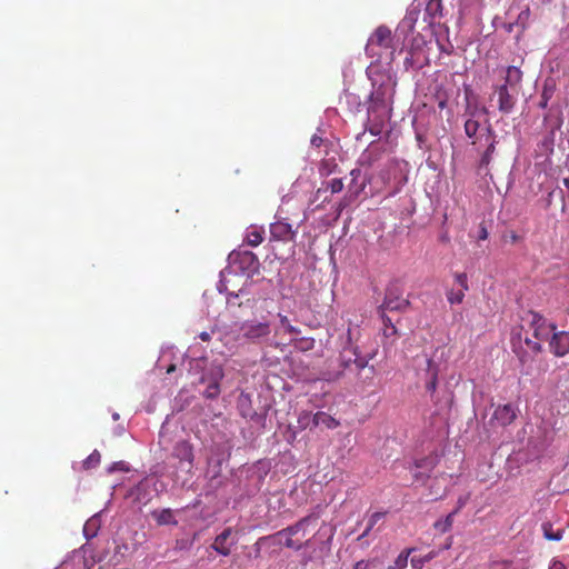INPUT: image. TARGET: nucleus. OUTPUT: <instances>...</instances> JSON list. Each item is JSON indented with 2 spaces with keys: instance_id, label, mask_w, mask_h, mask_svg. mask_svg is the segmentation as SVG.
Here are the masks:
<instances>
[{
  "instance_id": "f704fd0d",
  "label": "nucleus",
  "mask_w": 569,
  "mask_h": 569,
  "mask_svg": "<svg viewBox=\"0 0 569 569\" xmlns=\"http://www.w3.org/2000/svg\"><path fill=\"white\" fill-rule=\"evenodd\" d=\"M381 317H382V320H383V323H385V327H386L385 328V336L389 337V336L396 335L397 329L391 323V320L389 318H387L385 315H381Z\"/></svg>"
},
{
  "instance_id": "3c124183",
  "label": "nucleus",
  "mask_w": 569,
  "mask_h": 569,
  "mask_svg": "<svg viewBox=\"0 0 569 569\" xmlns=\"http://www.w3.org/2000/svg\"><path fill=\"white\" fill-rule=\"evenodd\" d=\"M528 13H529V10H527V11L522 12L521 14H519V18H522V14H527L528 16Z\"/></svg>"
},
{
  "instance_id": "dca6fc26",
  "label": "nucleus",
  "mask_w": 569,
  "mask_h": 569,
  "mask_svg": "<svg viewBox=\"0 0 569 569\" xmlns=\"http://www.w3.org/2000/svg\"><path fill=\"white\" fill-rule=\"evenodd\" d=\"M151 517L158 526L178 525L174 511L169 508L153 510Z\"/></svg>"
},
{
  "instance_id": "ddd939ff",
  "label": "nucleus",
  "mask_w": 569,
  "mask_h": 569,
  "mask_svg": "<svg viewBox=\"0 0 569 569\" xmlns=\"http://www.w3.org/2000/svg\"><path fill=\"white\" fill-rule=\"evenodd\" d=\"M547 341L549 342L550 351L555 356H566L569 352V332H556L555 329Z\"/></svg>"
},
{
  "instance_id": "423d86ee",
  "label": "nucleus",
  "mask_w": 569,
  "mask_h": 569,
  "mask_svg": "<svg viewBox=\"0 0 569 569\" xmlns=\"http://www.w3.org/2000/svg\"><path fill=\"white\" fill-rule=\"evenodd\" d=\"M409 307V301L407 299H403L401 297V292L397 287H389L386 290V296L383 299L382 305L379 307L381 315H385L383 312L386 310L389 311H400L405 310Z\"/></svg>"
},
{
  "instance_id": "09e8293b",
  "label": "nucleus",
  "mask_w": 569,
  "mask_h": 569,
  "mask_svg": "<svg viewBox=\"0 0 569 569\" xmlns=\"http://www.w3.org/2000/svg\"><path fill=\"white\" fill-rule=\"evenodd\" d=\"M369 532H370V530H368V527H367L360 538L366 537Z\"/></svg>"
},
{
  "instance_id": "cd10ccee",
  "label": "nucleus",
  "mask_w": 569,
  "mask_h": 569,
  "mask_svg": "<svg viewBox=\"0 0 569 569\" xmlns=\"http://www.w3.org/2000/svg\"><path fill=\"white\" fill-rule=\"evenodd\" d=\"M465 292L463 290H449L447 292V299L451 305H459L463 301Z\"/></svg>"
},
{
  "instance_id": "9d476101",
  "label": "nucleus",
  "mask_w": 569,
  "mask_h": 569,
  "mask_svg": "<svg viewBox=\"0 0 569 569\" xmlns=\"http://www.w3.org/2000/svg\"><path fill=\"white\" fill-rule=\"evenodd\" d=\"M295 237L296 231L290 223L278 220L270 224V241L291 242Z\"/></svg>"
},
{
  "instance_id": "e433bc0d",
  "label": "nucleus",
  "mask_w": 569,
  "mask_h": 569,
  "mask_svg": "<svg viewBox=\"0 0 569 569\" xmlns=\"http://www.w3.org/2000/svg\"><path fill=\"white\" fill-rule=\"evenodd\" d=\"M381 517H382L381 512L372 513L368 521V530H371L375 527V525L381 519Z\"/></svg>"
},
{
  "instance_id": "2f4dec72",
  "label": "nucleus",
  "mask_w": 569,
  "mask_h": 569,
  "mask_svg": "<svg viewBox=\"0 0 569 569\" xmlns=\"http://www.w3.org/2000/svg\"><path fill=\"white\" fill-rule=\"evenodd\" d=\"M351 363L355 365L357 370H362L368 366L367 358H355L353 360L349 359V361L345 363V367L348 368L351 366Z\"/></svg>"
},
{
  "instance_id": "393cba45",
  "label": "nucleus",
  "mask_w": 569,
  "mask_h": 569,
  "mask_svg": "<svg viewBox=\"0 0 569 569\" xmlns=\"http://www.w3.org/2000/svg\"><path fill=\"white\" fill-rule=\"evenodd\" d=\"M313 345H315V340L309 337L295 338L292 340L293 351H300V352L309 351L313 348ZM290 352H292V350H290Z\"/></svg>"
},
{
  "instance_id": "72a5a7b5",
  "label": "nucleus",
  "mask_w": 569,
  "mask_h": 569,
  "mask_svg": "<svg viewBox=\"0 0 569 569\" xmlns=\"http://www.w3.org/2000/svg\"><path fill=\"white\" fill-rule=\"evenodd\" d=\"M280 317V323H281V327L289 333L291 335H297L298 333V330L297 328H295L293 326L290 325V321L288 319L287 316H282V315H279Z\"/></svg>"
},
{
  "instance_id": "9b49d317",
  "label": "nucleus",
  "mask_w": 569,
  "mask_h": 569,
  "mask_svg": "<svg viewBox=\"0 0 569 569\" xmlns=\"http://www.w3.org/2000/svg\"><path fill=\"white\" fill-rule=\"evenodd\" d=\"M242 336L249 340H258L260 338H264L270 335L271 328L270 323L264 322H254L248 321L244 322L241 327Z\"/></svg>"
},
{
  "instance_id": "4c0bfd02",
  "label": "nucleus",
  "mask_w": 569,
  "mask_h": 569,
  "mask_svg": "<svg viewBox=\"0 0 569 569\" xmlns=\"http://www.w3.org/2000/svg\"><path fill=\"white\" fill-rule=\"evenodd\" d=\"M505 239H508L511 243H517L521 240V237L517 234L515 231H511L509 234L505 236Z\"/></svg>"
},
{
  "instance_id": "c9c22d12",
  "label": "nucleus",
  "mask_w": 569,
  "mask_h": 569,
  "mask_svg": "<svg viewBox=\"0 0 569 569\" xmlns=\"http://www.w3.org/2000/svg\"><path fill=\"white\" fill-rule=\"evenodd\" d=\"M283 538H284L283 545L287 548H291L295 550H300L302 548V543L300 541L293 540L292 537H283Z\"/></svg>"
},
{
  "instance_id": "a18cd8bd",
  "label": "nucleus",
  "mask_w": 569,
  "mask_h": 569,
  "mask_svg": "<svg viewBox=\"0 0 569 569\" xmlns=\"http://www.w3.org/2000/svg\"><path fill=\"white\" fill-rule=\"evenodd\" d=\"M92 523H93V520L88 521V522L86 523V526H84V533H86L87 536H88V529H89V527H90Z\"/></svg>"
},
{
  "instance_id": "a19ab883",
  "label": "nucleus",
  "mask_w": 569,
  "mask_h": 569,
  "mask_svg": "<svg viewBox=\"0 0 569 569\" xmlns=\"http://www.w3.org/2000/svg\"><path fill=\"white\" fill-rule=\"evenodd\" d=\"M322 141H323V140H322V138H321V137H318V136H316V134H315V136H312V138H311V140H310L311 144H312L313 147H317V148L321 146Z\"/></svg>"
},
{
  "instance_id": "4468645a",
  "label": "nucleus",
  "mask_w": 569,
  "mask_h": 569,
  "mask_svg": "<svg viewBox=\"0 0 569 569\" xmlns=\"http://www.w3.org/2000/svg\"><path fill=\"white\" fill-rule=\"evenodd\" d=\"M317 517L315 515H309L302 519H300L298 522H296L292 526H289L280 531H278L274 536L278 538L282 537H293L300 531H303L305 528L312 521H316Z\"/></svg>"
},
{
  "instance_id": "412c9836",
  "label": "nucleus",
  "mask_w": 569,
  "mask_h": 569,
  "mask_svg": "<svg viewBox=\"0 0 569 569\" xmlns=\"http://www.w3.org/2000/svg\"><path fill=\"white\" fill-rule=\"evenodd\" d=\"M442 0H429L426 6V14L430 18L431 22L442 17Z\"/></svg>"
},
{
  "instance_id": "4be33fe9",
  "label": "nucleus",
  "mask_w": 569,
  "mask_h": 569,
  "mask_svg": "<svg viewBox=\"0 0 569 569\" xmlns=\"http://www.w3.org/2000/svg\"><path fill=\"white\" fill-rule=\"evenodd\" d=\"M543 538L549 541H560L563 537V529L553 530L551 522L546 521L541 525Z\"/></svg>"
},
{
  "instance_id": "0eeeda50",
  "label": "nucleus",
  "mask_w": 569,
  "mask_h": 569,
  "mask_svg": "<svg viewBox=\"0 0 569 569\" xmlns=\"http://www.w3.org/2000/svg\"><path fill=\"white\" fill-rule=\"evenodd\" d=\"M223 378L221 366H213L210 371L201 377V382H208L203 397L207 399H216L220 393L219 381Z\"/></svg>"
},
{
  "instance_id": "473e14b6",
  "label": "nucleus",
  "mask_w": 569,
  "mask_h": 569,
  "mask_svg": "<svg viewBox=\"0 0 569 569\" xmlns=\"http://www.w3.org/2000/svg\"><path fill=\"white\" fill-rule=\"evenodd\" d=\"M327 188L331 191V193H338V192L342 191L343 182L341 179L335 178L328 182Z\"/></svg>"
},
{
  "instance_id": "49530a36",
  "label": "nucleus",
  "mask_w": 569,
  "mask_h": 569,
  "mask_svg": "<svg viewBox=\"0 0 569 569\" xmlns=\"http://www.w3.org/2000/svg\"><path fill=\"white\" fill-rule=\"evenodd\" d=\"M176 370V366L174 365H170L168 368H167V373H171Z\"/></svg>"
},
{
  "instance_id": "de8ad7c7",
  "label": "nucleus",
  "mask_w": 569,
  "mask_h": 569,
  "mask_svg": "<svg viewBox=\"0 0 569 569\" xmlns=\"http://www.w3.org/2000/svg\"><path fill=\"white\" fill-rule=\"evenodd\" d=\"M405 64H406V67L412 66V60H411V58H406V60H405Z\"/></svg>"
},
{
  "instance_id": "7ed1b4c3",
  "label": "nucleus",
  "mask_w": 569,
  "mask_h": 569,
  "mask_svg": "<svg viewBox=\"0 0 569 569\" xmlns=\"http://www.w3.org/2000/svg\"><path fill=\"white\" fill-rule=\"evenodd\" d=\"M393 36L391 30L386 26H379L368 39L366 44V53L371 57H380L379 49H392Z\"/></svg>"
},
{
  "instance_id": "c85d7f7f",
  "label": "nucleus",
  "mask_w": 569,
  "mask_h": 569,
  "mask_svg": "<svg viewBox=\"0 0 569 569\" xmlns=\"http://www.w3.org/2000/svg\"><path fill=\"white\" fill-rule=\"evenodd\" d=\"M100 452L98 450H94L84 461H83V468L84 469H91L97 467L100 463Z\"/></svg>"
},
{
  "instance_id": "37998d69",
  "label": "nucleus",
  "mask_w": 569,
  "mask_h": 569,
  "mask_svg": "<svg viewBox=\"0 0 569 569\" xmlns=\"http://www.w3.org/2000/svg\"><path fill=\"white\" fill-rule=\"evenodd\" d=\"M199 338L202 340V341H209L211 339V333L210 332H207V331H202L200 335H199Z\"/></svg>"
},
{
  "instance_id": "f257e3e1",
  "label": "nucleus",
  "mask_w": 569,
  "mask_h": 569,
  "mask_svg": "<svg viewBox=\"0 0 569 569\" xmlns=\"http://www.w3.org/2000/svg\"><path fill=\"white\" fill-rule=\"evenodd\" d=\"M531 327L533 329V340L523 335L522 327L516 328L511 333L512 352L516 356H530L541 351V342L549 339L551 331L556 329L552 323H547L546 320L538 313L532 312Z\"/></svg>"
},
{
  "instance_id": "6ab92c4d",
  "label": "nucleus",
  "mask_w": 569,
  "mask_h": 569,
  "mask_svg": "<svg viewBox=\"0 0 569 569\" xmlns=\"http://www.w3.org/2000/svg\"><path fill=\"white\" fill-rule=\"evenodd\" d=\"M320 426L332 430L340 426V421L325 411H317L315 427Z\"/></svg>"
},
{
  "instance_id": "20e7f679",
  "label": "nucleus",
  "mask_w": 569,
  "mask_h": 569,
  "mask_svg": "<svg viewBox=\"0 0 569 569\" xmlns=\"http://www.w3.org/2000/svg\"><path fill=\"white\" fill-rule=\"evenodd\" d=\"M393 98V88L390 86L381 84L376 88L370 94V106L368 108V114L371 116L376 112H382L390 114V106Z\"/></svg>"
},
{
  "instance_id": "c03bdc74",
  "label": "nucleus",
  "mask_w": 569,
  "mask_h": 569,
  "mask_svg": "<svg viewBox=\"0 0 569 569\" xmlns=\"http://www.w3.org/2000/svg\"><path fill=\"white\" fill-rule=\"evenodd\" d=\"M350 176L352 177V182L356 181V179L360 176V170L359 169L351 170Z\"/></svg>"
},
{
  "instance_id": "aec40b11",
  "label": "nucleus",
  "mask_w": 569,
  "mask_h": 569,
  "mask_svg": "<svg viewBox=\"0 0 569 569\" xmlns=\"http://www.w3.org/2000/svg\"><path fill=\"white\" fill-rule=\"evenodd\" d=\"M263 233L264 231L262 228L251 226L247 230L246 242L250 247H258L263 241Z\"/></svg>"
},
{
  "instance_id": "f3484780",
  "label": "nucleus",
  "mask_w": 569,
  "mask_h": 569,
  "mask_svg": "<svg viewBox=\"0 0 569 569\" xmlns=\"http://www.w3.org/2000/svg\"><path fill=\"white\" fill-rule=\"evenodd\" d=\"M466 114L468 116V119L465 122V133L468 138H475L480 128V123L476 119L477 108L471 109L468 106L466 109Z\"/></svg>"
},
{
  "instance_id": "6e6552de",
  "label": "nucleus",
  "mask_w": 569,
  "mask_h": 569,
  "mask_svg": "<svg viewBox=\"0 0 569 569\" xmlns=\"http://www.w3.org/2000/svg\"><path fill=\"white\" fill-rule=\"evenodd\" d=\"M517 416H518V408L513 407L510 403L499 405L495 409L489 423L490 425L496 423L497 426H500V427H507V426H510L517 419Z\"/></svg>"
},
{
  "instance_id": "a211bd4d",
  "label": "nucleus",
  "mask_w": 569,
  "mask_h": 569,
  "mask_svg": "<svg viewBox=\"0 0 569 569\" xmlns=\"http://www.w3.org/2000/svg\"><path fill=\"white\" fill-rule=\"evenodd\" d=\"M389 118H390V114H388L386 112L385 113L376 112V113H372L371 116H369V121H370L369 129H368L369 132L372 136H379L382 132L386 120H388Z\"/></svg>"
},
{
  "instance_id": "bb28decb",
  "label": "nucleus",
  "mask_w": 569,
  "mask_h": 569,
  "mask_svg": "<svg viewBox=\"0 0 569 569\" xmlns=\"http://www.w3.org/2000/svg\"><path fill=\"white\" fill-rule=\"evenodd\" d=\"M456 512H457V510H456V511H453V512H451V513H449V515L445 518V520H440V521L435 522V528H436V529H438V530H439V531H441V532H447V531H449V530L451 529V527H452V523H453V519H452V517H453V515H455Z\"/></svg>"
},
{
  "instance_id": "79ce46f5",
  "label": "nucleus",
  "mask_w": 569,
  "mask_h": 569,
  "mask_svg": "<svg viewBox=\"0 0 569 569\" xmlns=\"http://www.w3.org/2000/svg\"><path fill=\"white\" fill-rule=\"evenodd\" d=\"M352 569H368V562L365 560L357 561Z\"/></svg>"
},
{
  "instance_id": "1a4fd4ad",
  "label": "nucleus",
  "mask_w": 569,
  "mask_h": 569,
  "mask_svg": "<svg viewBox=\"0 0 569 569\" xmlns=\"http://www.w3.org/2000/svg\"><path fill=\"white\" fill-rule=\"evenodd\" d=\"M172 457L178 459L181 465H187V470L193 468L194 453L192 445L187 440L178 441L172 449Z\"/></svg>"
},
{
  "instance_id": "b1692460",
  "label": "nucleus",
  "mask_w": 569,
  "mask_h": 569,
  "mask_svg": "<svg viewBox=\"0 0 569 569\" xmlns=\"http://www.w3.org/2000/svg\"><path fill=\"white\" fill-rule=\"evenodd\" d=\"M316 413L302 410L298 416V427L301 430L315 427Z\"/></svg>"
},
{
  "instance_id": "2eb2a0df",
  "label": "nucleus",
  "mask_w": 569,
  "mask_h": 569,
  "mask_svg": "<svg viewBox=\"0 0 569 569\" xmlns=\"http://www.w3.org/2000/svg\"><path fill=\"white\" fill-rule=\"evenodd\" d=\"M487 140L489 141L488 146H487L486 150L483 151V153H482V156L480 158V161H479V168L480 169L487 168L490 164L491 159H492V154L496 151V143H497L496 134H495L493 130L490 127L488 128Z\"/></svg>"
},
{
  "instance_id": "a878e982",
  "label": "nucleus",
  "mask_w": 569,
  "mask_h": 569,
  "mask_svg": "<svg viewBox=\"0 0 569 569\" xmlns=\"http://www.w3.org/2000/svg\"><path fill=\"white\" fill-rule=\"evenodd\" d=\"M432 358H428L427 366L431 377L430 380L427 382L426 388L430 392H433L437 388V372L432 369Z\"/></svg>"
},
{
  "instance_id": "8fccbe9b",
  "label": "nucleus",
  "mask_w": 569,
  "mask_h": 569,
  "mask_svg": "<svg viewBox=\"0 0 569 569\" xmlns=\"http://www.w3.org/2000/svg\"><path fill=\"white\" fill-rule=\"evenodd\" d=\"M445 107H446V101H440V102H439V108H441V109H442V108H445Z\"/></svg>"
},
{
  "instance_id": "5701e85b",
  "label": "nucleus",
  "mask_w": 569,
  "mask_h": 569,
  "mask_svg": "<svg viewBox=\"0 0 569 569\" xmlns=\"http://www.w3.org/2000/svg\"><path fill=\"white\" fill-rule=\"evenodd\" d=\"M553 93H555V86L551 81L547 80L542 87V91L540 94V101H539L538 106L541 109H546L548 107L550 99L553 97Z\"/></svg>"
},
{
  "instance_id": "39448f33",
  "label": "nucleus",
  "mask_w": 569,
  "mask_h": 569,
  "mask_svg": "<svg viewBox=\"0 0 569 569\" xmlns=\"http://www.w3.org/2000/svg\"><path fill=\"white\" fill-rule=\"evenodd\" d=\"M231 258L233 263L247 276H253L259 272L260 262L253 252L248 250L239 251L232 253Z\"/></svg>"
},
{
  "instance_id": "ea45409f",
  "label": "nucleus",
  "mask_w": 569,
  "mask_h": 569,
  "mask_svg": "<svg viewBox=\"0 0 569 569\" xmlns=\"http://www.w3.org/2000/svg\"><path fill=\"white\" fill-rule=\"evenodd\" d=\"M549 569H567L565 563L562 561H559V560H552Z\"/></svg>"
},
{
  "instance_id": "58836bf2",
  "label": "nucleus",
  "mask_w": 569,
  "mask_h": 569,
  "mask_svg": "<svg viewBox=\"0 0 569 569\" xmlns=\"http://www.w3.org/2000/svg\"><path fill=\"white\" fill-rule=\"evenodd\" d=\"M488 230L486 228V226L483 223L480 224L479 227V234H478V239L479 240H486L488 238Z\"/></svg>"
},
{
  "instance_id": "f8f14e48",
  "label": "nucleus",
  "mask_w": 569,
  "mask_h": 569,
  "mask_svg": "<svg viewBox=\"0 0 569 569\" xmlns=\"http://www.w3.org/2000/svg\"><path fill=\"white\" fill-rule=\"evenodd\" d=\"M232 528H224L223 531L214 538L211 548L219 555L228 557L231 553L232 547L236 545V540L232 539Z\"/></svg>"
},
{
  "instance_id": "c756f323",
  "label": "nucleus",
  "mask_w": 569,
  "mask_h": 569,
  "mask_svg": "<svg viewBox=\"0 0 569 569\" xmlns=\"http://www.w3.org/2000/svg\"><path fill=\"white\" fill-rule=\"evenodd\" d=\"M410 550L401 552L395 560V565L390 566L389 569H405L408 563V556Z\"/></svg>"
},
{
  "instance_id": "f03ea898",
  "label": "nucleus",
  "mask_w": 569,
  "mask_h": 569,
  "mask_svg": "<svg viewBox=\"0 0 569 569\" xmlns=\"http://www.w3.org/2000/svg\"><path fill=\"white\" fill-rule=\"evenodd\" d=\"M522 76L520 68L509 66L506 69L505 83L495 87L493 96L497 98L498 110L501 113L509 114L513 111Z\"/></svg>"
},
{
  "instance_id": "7c9ffc66",
  "label": "nucleus",
  "mask_w": 569,
  "mask_h": 569,
  "mask_svg": "<svg viewBox=\"0 0 569 569\" xmlns=\"http://www.w3.org/2000/svg\"><path fill=\"white\" fill-rule=\"evenodd\" d=\"M456 282L460 286L459 290H463V292L469 290L468 286V277L465 272L455 274Z\"/></svg>"
}]
</instances>
